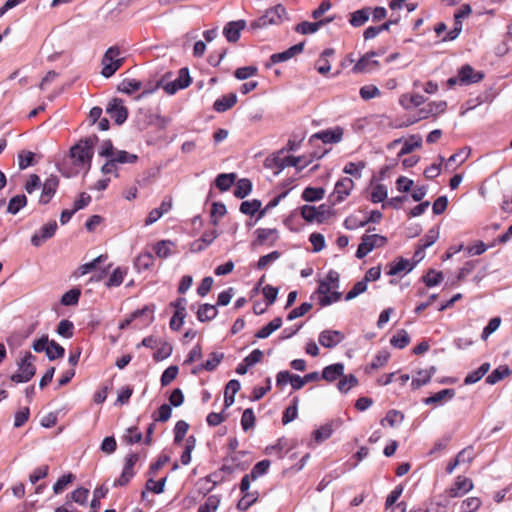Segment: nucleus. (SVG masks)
I'll return each instance as SVG.
<instances>
[{"mask_svg":"<svg viewBox=\"0 0 512 512\" xmlns=\"http://www.w3.org/2000/svg\"><path fill=\"white\" fill-rule=\"evenodd\" d=\"M98 141L96 135L81 139L77 144L71 147L70 155L74 159V164L77 166L91 167V161L94 155V145Z\"/></svg>","mask_w":512,"mask_h":512,"instance_id":"nucleus-1","label":"nucleus"},{"mask_svg":"<svg viewBox=\"0 0 512 512\" xmlns=\"http://www.w3.org/2000/svg\"><path fill=\"white\" fill-rule=\"evenodd\" d=\"M287 12L283 5L276 6L266 10L265 14L251 23L254 29L265 28L269 25H279L286 18Z\"/></svg>","mask_w":512,"mask_h":512,"instance_id":"nucleus-2","label":"nucleus"},{"mask_svg":"<svg viewBox=\"0 0 512 512\" xmlns=\"http://www.w3.org/2000/svg\"><path fill=\"white\" fill-rule=\"evenodd\" d=\"M33 349L35 352H46V356L49 360H55L64 356L65 350L54 340L49 341L48 336L44 335L33 343Z\"/></svg>","mask_w":512,"mask_h":512,"instance_id":"nucleus-3","label":"nucleus"},{"mask_svg":"<svg viewBox=\"0 0 512 512\" xmlns=\"http://www.w3.org/2000/svg\"><path fill=\"white\" fill-rule=\"evenodd\" d=\"M34 360L35 356L27 353L18 364L17 372L11 375V381L15 383L28 382L36 372V367L33 364Z\"/></svg>","mask_w":512,"mask_h":512,"instance_id":"nucleus-4","label":"nucleus"},{"mask_svg":"<svg viewBox=\"0 0 512 512\" xmlns=\"http://www.w3.org/2000/svg\"><path fill=\"white\" fill-rule=\"evenodd\" d=\"M120 51L118 47H110L102 58L101 75L105 78L111 77L122 65L123 59L118 58Z\"/></svg>","mask_w":512,"mask_h":512,"instance_id":"nucleus-5","label":"nucleus"},{"mask_svg":"<svg viewBox=\"0 0 512 512\" xmlns=\"http://www.w3.org/2000/svg\"><path fill=\"white\" fill-rule=\"evenodd\" d=\"M387 243V238L378 234L363 235L355 256L358 259L364 258L373 249L383 247Z\"/></svg>","mask_w":512,"mask_h":512,"instance_id":"nucleus-6","label":"nucleus"},{"mask_svg":"<svg viewBox=\"0 0 512 512\" xmlns=\"http://www.w3.org/2000/svg\"><path fill=\"white\" fill-rule=\"evenodd\" d=\"M311 162V159L306 160L304 156L280 157L279 155H277L272 159L273 166H275L278 169V171L275 172V174H279L284 168L289 166H293L300 171L307 167ZM269 166H272V164H269Z\"/></svg>","mask_w":512,"mask_h":512,"instance_id":"nucleus-7","label":"nucleus"},{"mask_svg":"<svg viewBox=\"0 0 512 512\" xmlns=\"http://www.w3.org/2000/svg\"><path fill=\"white\" fill-rule=\"evenodd\" d=\"M106 112L115 121L116 124H123L128 117V109L119 98H113L106 107Z\"/></svg>","mask_w":512,"mask_h":512,"instance_id":"nucleus-8","label":"nucleus"},{"mask_svg":"<svg viewBox=\"0 0 512 512\" xmlns=\"http://www.w3.org/2000/svg\"><path fill=\"white\" fill-rule=\"evenodd\" d=\"M473 489V482L470 478L458 476L454 484L445 493L449 498L461 497Z\"/></svg>","mask_w":512,"mask_h":512,"instance_id":"nucleus-9","label":"nucleus"},{"mask_svg":"<svg viewBox=\"0 0 512 512\" xmlns=\"http://www.w3.org/2000/svg\"><path fill=\"white\" fill-rule=\"evenodd\" d=\"M416 266V263H412L410 260L403 257L397 258L394 262L387 265V274L390 276H404Z\"/></svg>","mask_w":512,"mask_h":512,"instance_id":"nucleus-10","label":"nucleus"},{"mask_svg":"<svg viewBox=\"0 0 512 512\" xmlns=\"http://www.w3.org/2000/svg\"><path fill=\"white\" fill-rule=\"evenodd\" d=\"M303 49L304 43L302 42L290 47L289 49L283 52L272 54L270 56L269 62H267L265 66L266 68H271L273 65L277 63L285 62L294 57L295 55L301 53Z\"/></svg>","mask_w":512,"mask_h":512,"instance_id":"nucleus-11","label":"nucleus"},{"mask_svg":"<svg viewBox=\"0 0 512 512\" xmlns=\"http://www.w3.org/2000/svg\"><path fill=\"white\" fill-rule=\"evenodd\" d=\"M354 188V182L351 178L345 177L337 181L332 197H334V204L344 201Z\"/></svg>","mask_w":512,"mask_h":512,"instance_id":"nucleus-12","label":"nucleus"},{"mask_svg":"<svg viewBox=\"0 0 512 512\" xmlns=\"http://www.w3.org/2000/svg\"><path fill=\"white\" fill-rule=\"evenodd\" d=\"M57 230L56 221H50L46 225L40 228L38 232H36L31 237V243L35 247L41 246L45 241L52 238Z\"/></svg>","mask_w":512,"mask_h":512,"instance_id":"nucleus-13","label":"nucleus"},{"mask_svg":"<svg viewBox=\"0 0 512 512\" xmlns=\"http://www.w3.org/2000/svg\"><path fill=\"white\" fill-rule=\"evenodd\" d=\"M59 186V179L55 175H50L42 184V192L39 198L40 204H48L55 195Z\"/></svg>","mask_w":512,"mask_h":512,"instance_id":"nucleus-14","label":"nucleus"},{"mask_svg":"<svg viewBox=\"0 0 512 512\" xmlns=\"http://www.w3.org/2000/svg\"><path fill=\"white\" fill-rule=\"evenodd\" d=\"M345 336L338 330H323L319 334L318 341L325 348H334L344 340Z\"/></svg>","mask_w":512,"mask_h":512,"instance_id":"nucleus-15","label":"nucleus"},{"mask_svg":"<svg viewBox=\"0 0 512 512\" xmlns=\"http://www.w3.org/2000/svg\"><path fill=\"white\" fill-rule=\"evenodd\" d=\"M245 27H246L245 20L231 21L225 25V27L223 29V34L229 42L235 43L239 40L240 32Z\"/></svg>","mask_w":512,"mask_h":512,"instance_id":"nucleus-16","label":"nucleus"},{"mask_svg":"<svg viewBox=\"0 0 512 512\" xmlns=\"http://www.w3.org/2000/svg\"><path fill=\"white\" fill-rule=\"evenodd\" d=\"M186 304L187 300L184 297L178 298L175 302H172L171 305L176 308L175 316L178 317V324H175V317H172L170 320V328L172 330L178 331L184 323V319L186 317Z\"/></svg>","mask_w":512,"mask_h":512,"instance_id":"nucleus-17","label":"nucleus"},{"mask_svg":"<svg viewBox=\"0 0 512 512\" xmlns=\"http://www.w3.org/2000/svg\"><path fill=\"white\" fill-rule=\"evenodd\" d=\"M459 83L472 84L481 81L484 78L482 72H476L470 65H464L458 71Z\"/></svg>","mask_w":512,"mask_h":512,"instance_id":"nucleus-18","label":"nucleus"},{"mask_svg":"<svg viewBox=\"0 0 512 512\" xmlns=\"http://www.w3.org/2000/svg\"><path fill=\"white\" fill-rule=\"evenodd\" d=\"M343 135V130L340 127H337L333 130H323L318 133H315L311 136L310 141L314 139L321 140L323 143H338L341 141Z\"/></svg>","mask_w":512,"mask_h":512,"instance_id":"nucleus-19","label":"nucleus"},{"mask_svg":"<svg viewBox=\"0 0 512 512\" xmlns=\"http://www.w3.org/2000/svg\"><path fill=\"white\" fill-rule=\"evenodd\" d=\"M376 55H377L376 52H370V53H367L364 56H362L358 60V62L355 64V66L353 67V71L355 73H360V72L370 71V70L378 67V65H379L378 61L372 60V58Z\"/></svg>","mask_w":512,"mask_h":512,"instance_id":"nucleus-20","label":"nucleus"},{"mask_svg":"<svg viewBox=\"0 0 512 512\" xmlns=\"http://www.w3.org/2000/svg\"><path fill=\"white\" fill-rule=\"evenodd\" d=\"M344 364L343 363H335L329 366H326L321 374V378L327 382H334L339 377L344 374Z\"/></svg>","mask_w":512,"mask_h":512,"instance_id":"nucleus-21","label":"nucleus"},{"mask_svg":"<svg viewBox=\"0 0 512 512\" xmlns=\"http://www.w3.org/2000/svg\"><path fill=\"white\" fill-rule=\"evenodd\" d=\"M236 103L237 95L235 93H230L218 98L213 104V109L218 113H223L231 109Z\"/></svg>","mask_w":512,"mask_h":512,"instance_id":"nucleus-22","label":"nucleus"},{"mask_svg":"<svg viewBox=\"0 0 512 512\" xmlns=\"http://www.w3.org/2000/svg\"><path fill=\"white\" fill-rule=\"evenodd\" d=\"M422 146V137L421 135L414 134L409 136L407 140L404 141V144L401 150L398 152L397 157L400 158L406 154L413 152L415 149H419Z\"/></svg>","mask_w":512,"mask_h":512,"instance_id":"nucleus-23","label":"nucleus"},{"mask_svg":"<svg viewBox=\"0 0 512 512\" xmlns=\"http://www.w3.org/2000/svg\"><path fill=\"white\" fill-rule=\"evenodd\" d=\"M240 387V382L236 379H232L227 383L224 395L225 408H228L231 405H233L235 401V394L240 390Z\"/></svg>","mask_w":512,"mask_h":512,"instance_id":"nucleus-24","label":"nucleus"},{"mask_svg":"<svg viewBox=\"0 0 512 512\" xmlns=\"http://www.w3.org/2000/svg\"><path fill=\"white\" fill-rule=\"evenodd\" d=\"M435 372L436 368L434 366L430 367V369L419 370L417 372V377H415L411 382L412 388L416 390L427 384Z\"/></svg>","mask_w":512,"mask_h":512,"instance_id":"nucleus-25","label":"nucleus"},{"mask_svg":"<svg viewBox=\"0 0 512 512\" xmlns=\"http://www.w3.org/2000/svg\"><path fill=\"white\" fill-rule=\"evenodd\" d=\"M218 314L216 306L212 304H202L197 310V319L200 322H207L214 319Z\"/></svg>","mask_w":512,"mask_h":512,"instance_id":"nucleus-26","label":"nucleus"},{"mask_svg":"<svg viewBox=\"0 0 512 512\" xmlns=\"http://www.w3.org/2000/svg\"><path fill=\"white\" fill-rule=\"evenodd\" d=\"M455 394L456 393H455L454 389H451V388L443 389V390L425 398L423 400V402L426 405L437 404V403H441L445 399H449V400L452 399L455 396Z\"/></svg>","mask_w":512,"mask_h":512,"instance_id":"nucleus-27","label":"nucleus"},{"mask_svg":"<svg viewBox=\"0 0 512 512\" xmlns=\"http://www.w3.org/2000/svg\"><path fill=\"white\" fill-rule=\"evenodd\" d=\"M282 326L281 317L274 318L267 325L262 327L256 334L255 337L259 339H265L269 337L274 331L278 330Z\"/></svg>","mask_w":512,"mask_h":512,"instance_id":"nucleus-28","label":"nucleus"},{"mask_svg":"<svg viewBox=\"0 0 512 512\" xmlns=\"http://www.w3.org/2000/svg\"><path fill=\"white\" fill-rule=\"evenodd\" d=\"M489 369L490 364L488 362L483 363L478 369L466 375L464 379V384L471 385L478 382L489 371Z\"/></svg>","mask_w":512,"mask_h":512,"instance_id":"nucleus-29","label":"nucleus"},{"mask_svg":"<svg viewBox=\"0 0 512 512\" xmlns=\"http://www.w3.org/2000/svg\"><path fill=\"white\" fill-rule=\"evenodd\" d=\"M236 180L235 173H221L216 177L215 185L220 191H227Z\"/></svg>","mask_w":512,"mask_h":512,"instance_id":"nucleus-30","label":"nucleus"},{"mask_svg":"<svg viewBox=\"0 0 512 512\" xmlns=\"http://www.w3.org/2000/svg\"><path fill=\"white\" fill-rule=\"evenodd\" d=\"M510 373L511 370L509 369L508 366H499L486 377V383L494 385L501 381L502 379H504L505 377L509 376Z\"/></svg>","mask_w":512,"mask_h":512,"instance_id":"nucleus-31","label":"nucleus"},{"mask_svg":"<svg viewBox=\"0 0 512 512\" xmlns=\"http://www.w3.org/2000/svg\"><path fill=\"white\" fill-rule=\"evenodd\" d=\"M325 189L322 187H306L302 192V199L306 202H315L323 199Z\"/></svg>","mask_w":512,"mask_h":512,"instance_id":"nucleus-32","label":"nucleus"},{"mask_svg":"<svg viewBox=\"0 0 512 512\" xmlns=\"http://www.w3.org/2000/svg\"><path fill=\"white\" fill-rule=\"evenodd\" d=\"M148 314L149 315V318H148V323H150L152 320H153V309H151L149 306H145L144 308L142 309H139V310H136L134 311L129 318L125 319L124 321H122L119 325V328L120 329H125L126 327H128L131 322L137 318H139L140 316H143V315H146Z\"/></svg>","mask_w":512,"mask_h":512,"instance_id":"nucleus-33","label":"nucleus"},{"mask_svg":"<svg viewBox=\"0 0 512 512\" xmlns=\"http://www.w3.org/2000/svg\"><path fill=\"white\" fill-rule=\"evenodd\" d=\"M252 191V183L247 178H242L236 183L234 189V196L239 199H243L248 196Z\"/></svg>","mask_w":512,"mask_h":512,"instance_id":"nucleus-34","label":"nucleus"},{"mask_svg":"<svg viewBox=\"0 0 512 512\" xmlns=\"http://www.w3.org/2000/svg\"><path fill=\"white\" fill-rule=\"evenodd\" d=\"M323 25H324V21H317V22L303 21L295 27V31L297 33H300L303 35L313 34V33L317 32L319 30V28L322 27Z\"/></svg>","mask_w":512,"mask_h":512,"instance_id":"nucleus-35","label":"nucleus"},{"mask_svg":"<svg viewBox=\"0 0 512 512\" xmlns=\"http://www.w3.org/2000/svg\"><path fill=\"white\" fill-rule=\"evenodd\" d=\"M369 15H370L369 8H363V9L357 10L351 14V18H350L349 22L353 27H360L368 21Z\"/></svg>","mask_w":512,"mask_h":512,"instance_id":"nucleus-36","label":"nucleus"},{"mask_svg":"<svg viewBox=\"0 0 512 512\" xmlns=\"http://www.w3.org/2000/svg\"><path fill=\"white\" fill-rule=\"evenodd\" d=\"M26 203L27 197L24 194L16 195L9 200L7 212L15 215L26 205Z\"/></svg>","mask_w":512,"mask_h":512,"instance_id":"nucleus-37","label":"nucleus"},{"mask_svg":"<svg viewBox=\"0 0 512 512\" xmlns=\"http://www.w3.org/2000/svg\"><path fill=\"white\" fill-rule=\"evenodd\" d=\"M174 243L170 240H162L154 245V252L159 258H168L172 254Z\"/></svg>","mask_w":512,"mask_h":512,"instance_id":"nucleus-38","label":"nucleus"},{"mask_svg":"<svg viewBox=\"0 0 512 512\" xmlns=\"http://www.w3.org/2000/svg\"><path fill=\"white\" fill-rule=\"evenodd\" d=\"M142 88V82L136 79H124L120 85L119 90L125 94H132Z\"/></svg>","mask_w":512,"mask_h":512,"instance_id":"nucleus-39","label":"nucleus"},{"mask_svg":"<svg viewBox=\"0 0 512 512\" xmlns=\"http://www.w3.org/2000/svg\"><path fill=\"white\" fill-rule=\"evenodd\" d=\"M333 424L332 423H326L322 426H320L317 430L314 431V439L317 443H321L331 437L333 434Z\"/></svg>","mask_w":512,"mask_h":512,"instance_id":"nucleus-40","label":"nucleus"},{"mask_svg":"<svg viewBox=\"0 0 512 512\" xmlns=\"http://www.w3.org/2000/svg\"><path fill=\"white\" fill-rule=\"evenodd\" d=\"M390 343L395 348L403 349L410 343V337L406 330L401 329L391 338Z\"/></svg>","mask_w":512,"mask_h":512,"instance_id":"nucleus-41","label":"nucleus"},{"mask_svg":"<svg viewBox=\"0 0 512 512\" xmlns=\"http://www.w3.org/2000/svg\"><path fill=\"white\" fill-rule=\"evenodd\" d=\"M258 499V492H246L238 501L237 508L241 511L249 509Z\"/></svg>","mask_w":512,"mask_h":512,"instance_id":"nucleus-42","label":"nucleus"},{"mask_svg":"<svg viewBox=\"0 0 512 512\" xmlns=\"http://www.w3.org/2000/svg\"><path fill=\"white\" fill-rule=\"evenodd\" d=\"M358 385V379L353 375L349 374L339 380L337 388L342 393H347L351 388Z\"/></svg>","mask_w":512,"mask_h":512,"instance_id":"nucleus-43","label":"nucleus"},{"mask_svg":"<svg viewBox=\"0 0 512 512\" xmlns=\"http://www.w3.org/2000/svg\"><path fill=\"white\" fill-rule=\"evenodd\" d=\"M142 438L143 435L138 430L137 426L127 428L125 434L123 435V440L130 445L139 443L142 440Z\"/></svg>","mask_w":512,"mask_h":512,"instance_id":"nucleus-44","label":"nucleus"},{"mask_svg":"<svg viewBox=\"0 0 512 512\" xmlns=\"http://www.w3.org/2000/svg\"><path fill=\"white\" fill-rule=\"evenodd\" d=\"M261 201L253 199L251 201H243L240 205V211L245 215H254L261 208Z\"/></svg>","mask_w":512,"mask_h":512,"instance_id":"nucleus-45","label":"nucleus"},{"mask_svg":"<svg viewBox=\"0 0 512 512\" xmlns=\"http://www.w3.org/2000/svg\"><path fill=\"white\" fill-rule=\"evenodd\" d=\"M112 158L116 164H132L138 160V156L136 154H132L124 150H117Z\"/></svg>","mask_w":512,"mask_h":512,"instance_id":"nucleus-46","label":"nucleus"},{"mask_svg":"<svg viewBox=\"0 0 512 512\" xmlns=\"http://www.w3.org/2000/svg\"><path fill=\"white\" fill-rule=\"evenodd\" d=\"M220 504V498L217 495H210L207 497L204 504L198 508V512H215Z\"/></svg>","mask_w":512,"mask_h":512,"instance_id":"nucleus-47","label":"nucleus"},{"mask_svg":"<svg viewBox=\"0 0 512 512\" xmlns=\"http://www.w3.org/2000/svg\"><path fill=\"white\" fill-rule=\"evenodd\" d=\"M127 271L125 269H122L120 267H117L111 276L108 278L106 282L107 287H117L120 286L124 280V276L126 275Z\"/></svg>","mask_w":512,"mask_h":512,"instance_id":"nucleus-48","label":"nucleus"},{"mask_svg":"<svg viewBox=\"0 0 512 512\" xmlns=\"http://www.w3.org/2000/svg\"><path fill=\"white\" fill-rule=\"evenodd\" d=\"M196 445V439L194 436H189L186 440L185 449L181 455V463L188 465L191 462V453Z\"/></svg>","mask_w":512,"mask_h":512,"instance_id":"nucleus-49","label":"nucleus"},{"mask_svg":"<svg viewBox=\"0 0 512 512\" xmlns=\"http://www.w3.org/2000/svg\"><path fill=\"white\" fill-rule=\"evenodd\" d=\"M154 264V257L150 252L140 254L135 262L138 269L148 270Z\"/></svg>","mask_w":512,"mask_h":512,"instance_id":"nucleus-50","label":"nucleus"},{"mask_svg":"<svg viewBox=\"0 0 512 512\" xmlns=\"http://www.w3.org/2000/svg\"><path fill=\"white\" fill-rule=\"evenodd\" d=\"M81 292L79 289H71L65 292L61 297V304L64 306L76 305L79 301Z\"/></svg>","mask_w":512,"mask_h":512,"instance_id":"nucleus-51","label":"nucleus"},{"mask_svg":"<svg viewBox=\"0 0 512 512\" xmlns=\"http://www.w3.org/2000/svg\"><path fill=\"white\" fill-rule=\"evenodd\" d=\"M223 359V353L213 352L210 354V358L205 363L201 364V368H205L206 371H213Z\"/></svg>","mask_w":512,"mask_h":512,"instance_id":"nucleus-52","label":"nucleus"},{"mask_svg":"<svg viewBox=\"0 0 512 512\" xmlns=\"http://www.w3.org/2000/svg\"><path fill=\"white\" fill-rule=\"evenodd\" d=\"M226 206L223 203L215 202L211 208V222L214 226L218 225L219 219L226 214Z\"/></svg>","mask_w":512,"mask_h":512,"instance_id":"nucleus-53","label":"nucleus"},{"mask_svg":"<svg viewBox=\"0 0 512 512\" xmlns=\"http://www.w3.org/2000/svg\"><path fill=\"white\" fill-rule=\"evenodd\" d=\"M89 496V490L83 487H79L70 493L69 498L71 501L80 505H85Z\"/></svg>","mask_w":512,"mask_h":512,"instance_id":"nucleus-54","label":"nucleus"},{"mask_svg":"<svg viewBox=\"0 0 512 512\" xmlns=\"http://www.w3.org/2000/svg\"><path fill=\"white\" fill-rule=\"evenodd\" d=\"M365 168V163L360 162H348L344 168L343 172L349 175H352L356 178H361V171Z\"/></svg>","mask_w":512,"mask_h":512,"instance_id":"nucleus-55","label":"nucleus"},{"mask_svg":"<svg viewBox=\"0 0 512 512\" xmlns=\"http://www.w3.org/2000/svg\"><path fill=\"white\" fill-rule=\"evenodd\" d=\"M270 467V461L269 460H262L259 461L254 465L252 468L250 475L252 480H256L260 476L264 475Z\"/></svg>","mask_w":512,"mask_h":512,"instance_id":"nucleus-56","label":"nucleus"},{"mask_svg":"<svg viewBox=\"0 0 512 512\" xmlns=\"http://www.w3.org/2000/svg\"><path fill=\"white\" fill-rule=\"evenodd\" d=\"M297 403H298V399L294 398L293 404L288 406L285 409V411L283 413V417H282V422L284 425L290 423L291 421H293L294 419L297 418V415H298Z\"/></svg>","mask_w":512,"mask_h":512,"instance_id":"nucleus-57","label":"nucleus"},{"mask_svg":"<svg viewBox=\"0 0 512 512\" xmlns=\"http://www.w3.org/2000/svg\"><path fill=\"white\" fill-rule=\"evenodd\" d=\"M35 154L31 151H21L18 154V166L20 170H24L27 167L33 165V159Z\"/></svg>","mask_w":512,"mask_h":512,"instance_id":"nucleus-58","label":"nucleus"},{"mask_svg":"<svg viewBox=\"0 0 512 512\" xmlns=\"http://www.w3.org/2000/svg\"><path fill=\"white\" fill-rule=\"evenodd\" d=\"M258 68L256 66H245L235 70V77L238 80H246L252 76L257 75Z\"/></svg>","mask_w":512,"mask_h":512,"instance_id":"nucleus-59","label":"nucleus"},{"mask_svg":"<svg viewBox=\"0 0 512 512\" xmlns=\"http://www.w3.org/2000/svg\"><path fill=\"white\" fill-rule=\"evenodd\" d=\"M482 502L478 497H469L462 501L461 511L462 512H475L477 511Z\"/></svg>","mask_w":512,"mask_h":512,"instance_id":"nucleus-60","label":"nucleus"},{"mask_svg":"<svg viewBox=\"0 0 512 512\" xmlns=\"http://www.w3.org/2000/svg\"><path fill=\"white\" fill-rule=\"evenodd\" d=\"M386 197H387L386 186L383 184H377L371 192L370 200L373 203H380V202H383Z\"/></svg>","mask_w":512,"mask_h":512,"instance_id":"nucleus-61","label":"nucleus"},{"mask_svg":"<svg viewBox=\"0 0 512 512\" xmlns=\"http://www.w3.org/2000/svg\"><path fill=\"white\" fill-rule=\"evenodd\" d=\"M403 414L397 410H390L386 414L385 418L381 420V424L384 425L387 422L391 427L399 424L403 421Z\"/></svg>","mask_w":512,"mask_h":512,"instance_id":"nucleus-62","label":"nucleus"},{"mask_svg":"<svg viewBox=\"0 0 512 512\" xmlns=\"http://www.w3.org/2000/svg\"><path fill=\"white\" fill-rule=\"evenodd\" d=\"M255 424V415L251 408H247L243 411L242 417H241V426L244 431L249 430L252 428Z\"/></svg>","mask_w":512,"mask_h":512,"instance_id":"nucleus-63","label":"nucleus"},{"mask_svg":"<svg viewBox=\"0 0 512 512\" xmlns=\"http://www.w3.org/2000/svg\"><path fill=\"white\" fill-rule=\"evenodd\" d=\"M73 323L67 319H63L59 322L57 327V333L65 338H71L73 336Z\"/></svg>","mask_w":512,"mask_h":512,"instance_id":"nucleus-64","label":"nucleus"}]
</instances>
